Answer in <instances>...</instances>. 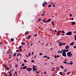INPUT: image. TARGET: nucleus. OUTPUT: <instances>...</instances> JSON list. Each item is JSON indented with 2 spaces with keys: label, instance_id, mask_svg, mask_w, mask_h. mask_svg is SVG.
<instances>
[{
  "label": "nucleus",
  "instance_id": "f704fd0d",
  "mask_svg": "<svg viewBox=\"0 0 76 76\" xmlns=\"http://www.w3.org/2000/svg\"><path fill=\"white\" fill-rule=\"evenodd\" d=\"M54 21H52V25H54Z\"/></svg>",
  "mask_w": 76,
  "mask_h": 76
},
{
  "label": "nucleus",
  "instance_id": "39448f33",
  "mask_svg": "<svg viewBox=\"0 0 76 76\" xmlns=\"http://www.w3.org/2000/svg\"><path fill=\"white\" fill-rule=\"evenodd\" d=\"M27 70L28 72H30V71H31L32 69L31 68H28L26 69Z\"/></svg>",
  "mask_w": 76,
  "mask_h": 76
},
{
  "label": "nucleus",
  "instance_id": "864d4df0",
  "mask_svg": "<svg viewBox=\"0 0 76 76\" xmlns=\"http://www.w3.org/2000/svg\"><path fill=\"white\" fill-rule=\"evenodd\" d=\"M50 31H53V29H51V28H50Z\"/></svg>",
  "mask_w": 76,
  "mask_h": 76
},
{
  "label": "nucleus",
  "instance_id": "e2e57ef3",
  "mask_svg": "<svg viewBox=\"0 0 76 76\" xmlns=\"http://www.w3.org/2000/svg\"><path fill=\"white\" fill-rule=\"evenodd\" d=\"M53 7H55V4H54L53 5Z\"/></svg>",
  "mask_w": 76,
  "mask_h": 76
},
{
  "label": "nucleus",
  "instance_id": "5fc2aeb1",
  "mask_svg": "<svg viewBox=\"0 0 76 76\" xmlns=\"http://www.w3.org/2000/svg\"><path fill=\"white\" fill-rule=\"evenodd\" d=\"M44 74L46 75V74H47V72H44Z\"/></svg>",
  "mask_w": 76,
  "mask_h": 76
},
{
  "label": "nucleus",
  "instance_id": "dca6fc26",
  "mask_svg": "<svg viewBox=\"0 0 76 76\" xmlns=\"http://www.w3.org/2000/svg\"><path fill=\"white\" fill-rule=\"evenodd\" d=\"M9 53H10V52L9 51V50H8L7 51V54H9Z\"/></svg>",
  "mask_w": 76,
  "mask_h": 76
},
{
  "label": "nucleus",
  "instance_id": "774afa93",
  "mask_svg": "<svg viewBox=\"0 0 76 76\" xmlns=\"http://www.w3.org/2000/svg\"><path fill=\"white\" fill-rule=\"evenodd\" d=\"M23 69V68L22 67H21V70H22V69Z\"/></svg>",
  "mask_w": 76,
  "mask_h": 76
},
{
  "label": "nucleus",
  "instance_id": "603ef678",
  "mask_svg": "<svg viewBox=\"0 0 76 76\" xmlns=\"http://www.w3.org/2000/svg\"><path fill=\"white\" fill-rule=\"evenodd\" d=\"M19 48H22V46H20L19 47Z\"/></svg>",
  "mask_w": 76,
  "mask_h": 76
},
{
  "label": "nucleus",
  "instance_id": "ddd939ff",
  "mask_svg": "<svg viewBox=\"0 0 76 76\" xmlns=\"http://www.w3.org/2000/svg\"><path fill=\"white\" fill-rule=\"evenodd\" d=\"M26 68H27V66H25L23 68V69H26Z\"/></svg>",
  "mask_w": 76,
  "mask_h": 76
},
{
  "label": "nucleus",
  "instance_id": "c85d7f7f",
  "mask_svg": "<svg viewBox=\"0 0 76 76\" xmlns=\"http://www.w3.org/2000/svg\"><path fill=\"white\" fill-rule=\"evenodd\" d=\"M43 57L44 58H47L48 57L46 56H45Z\"/></svg>",
  "mask_w": 76,
  "mask_h": 76
},
{
  "label": "nucleus",
  "instance_id": "13d9d810",
  "mask_svg": "<svg viewBox=\"0 0 76 76\" xmlns=\"http://www.w3.org/2000/svg\"><path fill=\"white\" fill-rule=\"evenodd\" d=\"M62 33H63V34H65V32H64V31H62Z\"/></svg>",
  "mask_w": 76,
  "mask_h": 76
},
{
  "label": "nucleus",
  "instance_id": "72a5a7b5",
  "mask_svg": "<svg viewBox=\"0 0 76 76\" xmlns=\"http://www.w3.org/2000/svg\"><path fill=\"white\" fill-rule=\"evenodd\" d=\"M28 56H31V53H29L28 54Z\"/></svg>",
  "mask_w": 76,
  "mask_h": 76
},
{
  "label": "nucleus",
  "instance_id": "4c0bfd02",
  "mask_svg": "<svg viewBox=\"0 0 76 76\" xmlns=\"http://www.w3.org/2000/svg\"><path fill=\"white\" fill-rule=\"evenodd\" d=\"M48 44H49V43H48H48H47V45H46V47H47V46H48Z\"/></svg>",
  "mask_w": 76,
  "mask_h": 76
},
{
  "label": "nucleus",
  "instance_id": "bf43d9fd",
  "mask_svg": "<svg viewBox=\"0 0 76 76\" xmlns=\"http://www.w3.org/2000/svg\"><path fill=\"white\" fill-rule=\"evenodd\" d=\"M54 2L51 3V4H54Z\"/></svg>",
  "mask_w": 76,
  "mask_h": 76
},
{
  "label": "nucleus",
  "instance_id": "de8ad7c7",
  "mask_svg": "<svg viewBox=\"0 0 76 76\" xmlns=\"http://www.w3.org/2000/svg\"><path fill=\"white\" fill-rule=\"evenodd\" d=\"M37 71V68L36 69L35 68V69H34V71L36 72V71Z\"/></svg>",
  "mask_w": 76,
  "mask_h": 76
},
{
  "label": "nucleus",
  "instance_id": "412c9836",
  "mask_svg": "<svg viewBox=\"0 0 76 76\" xmlns=\"http://www.w3.org/2000/svg\"><path fill=\"white\" fill-rule=\"evenodd\" d=\"M29 34L28 31H27L26 32H25V34Z\"/></svg>",
  "mask_w": 76,
  "mask_h": 76
},
{
  "label": "nucleus",
  "instance_id": "58836bf2",
  "mask_svg": "<svg viewBox=\"0 0 76 76\" xmlns=\"http://www.w3.org/2000/svg\"><path fill=\"white\" fill-rule=\"evenodd\" d=\"M20 55V54H19V53H18L17 55L18 57H19V56Z\"/></svg>",
  "mask_w": 76,
  "mask_h": 76
},
{
  "label": "nucleus",
  "instance_id": "c756f323",
  "mask_svg": "<svg viewBox=\"0 0 76 76\" xmlns=\"http://www.w3.org/2000/svg\"><path fill=\"white\" fill-rule=\"evenodd\" d=\"M42 55H43V54L42 53H39V55L40 56H42Z\"/></svg>",
  "mask_w": 76,
  "mask_h": 76
},
{
  "label": "nucleus",
  "instance_id": "7ed1b4c3",
  "mask_svg": "<svg viewBox=\"0 0 76 76\" xmlns=\"http://www.w3.org/2000/svg\"><path fill=\"white\" fill-rule=\"evenodd\" d=\"M62 55L64 57H66V53L65 51H64L62 53Z\"/></svg>",
  "mask_w": 76,
  "mask_h": 76
},
{
  "label": "nucleus",
  "instance_id": "f8f14e48",
  "mask_svg": "<svg viewBox=\"0 0 76 76\" xmlns=\"http://www.w3.org/2000/svg\"><path fill=\"white\" fill-rule=\"evenodd\" d=\"M64 51H65V52H68L69 51V50L64 49Z\"/></svg>",
  "mask_w": 76,
  "mask_h": 76
},
{
  "label": "nucleus",
  "instance_id": "8fccbe9b",
  "mask_svg": "<svg viewBox=\"0 0 76 76\" xmlns=\"http://www.w3.org/2000/svg\"><path fill=\"white\" fill-rule=\"evenodd\" d=\"M58 54L60 53V50H58Z\"/></svg>",
  "mask_w": 76,
  "mask_h": 76
},
{
  "label": "nucleus",
  "instance_id": "09e8293b",
  "mask_svg": "<svg viewBox=\"0 0 76 76\" xmlns=\"http://www.w3.org/2000/svg\"><path fill=\"white\" fill-rule=\"evenodd\" d=\"M31 62L32 63H33V62H34V60H32V61H31Z\"/></svg>",
  "mask_w": 76,
  "mask_h": 76
},
{
  "label": "nucleus",
  "instance_id": "c9c22d12",
  "mask_svg": "<svg viewBox=\"0 0 76 76\" xmlns=\"http://www.w3.org/2000/svg\"><path fill=\"white\" fill-rule=\"evenodd\" d=\"M13 55H14V56H16V53H14L13 54Z\"/></svg>",
  "mask_w": 76,
  "mask_h": 76
},
{
  "label": "nucleus",
  "instance_id": "20e7f679",
  "mask_svg": "<svg viewBox=\"0 0 76 76\" xmlns=\"http://www.w3.org/2000/svg\"><path fill=\"white\" fill-rule=\"evenodd\" d=\"M37 67V66H35V65H33V71L34 72L35 71V68H36Z\"/></svg>",
  "mask_w": 76,
  "mask_h": 76
},
{
  "label": "nucleus",
  "instance_id": "052dcab7",
  "mask_svg": "<svg viewBox=\"0 0 76 76\" xmlns=\"http://www.w3.org/2000/svg\"><path fill=\"white\" fill-rule=\"evenodd\" d=\"M10 57H12V55H11V54H10Z\"/></svg>",
  "mask_w": 76,
  "mask_h": 76
},
{
  "label": "nucleus",
  "instance_id": "aec40b11",
  "mask_svg": "<svg viewBox=\"0 0 76 76\" xmlns=\"http://www.w3.org/2000/svg\"><path fill=\"white\" fill-rule=\"evenodd\" d=\"M64 52V50H62L61 51H60V54H61L62 53V52Z\"/></svg>",
  "mask_w": 76,
  "mask_h": 76
},
{
  "label": "nucleus",
  "instance_id": "79ce46f5",
  "mask_svg": "<svg viewBox=\"0 0 76 76\" xmlns=\"http://www.w3.org/2000/svg\"><path fill=\"white\" fill-rule=\"evenodd\" d=\"M34 37H37V34H36L35 35H34Z\"/></svg>",
  "mask_w": 76,
  "mask_h": 76
},
{
  "label": "nucleus",
  "instance_id": "680f3d73",
  "mask_svg": "<svg viewBox=\"0 0 76 76\" xmlns=\"http://www.w3.org/2000/svg\"><path fill=\"white\" fill-rule=\"evenodd\" d=\"M73 48H76V46H74Z\"/></svg>",
  "mask_w": 76,
  "mask_h": 76
},
{
  "label": "nucleus",
  "instance_id": "4d7b16f0",
  "mask_svg": "<svg viewBox=\"0 0 76 76\" xmlns=\"http://www.w3.org/2000/svg\"><path fill=\"white\" fill-rule=\"evenodd\" d=\"M26 57H29V56L28 55H26Z\"/></svg>",
  "mask_w": 76,
  "mask_h": 76
},
{
  "label": "nucleus",
  "instance_id": "a18cd8bd",
  "mask_svg": "<svg viewBox=\"0 0 76 76\" xmlns=\"http://www.w3.org/2000/svg\"><path fill=\"white\" fill-rule=\"evenodd\" d=\"M4 67L5 69H7V67H6V65H4Z\"/></svg>",
  "mask_w": 76,
  "mask_h": 76
},
{
  "label": "nucleus",
  "instance_id": "9d476101",
  "mask_svg": "<svg viewBox=\"0 0 76 76\" xmlns=\"http://www.w3.org/2000/svg\"><path fill=\"white\" fill-rule=\"evenodd\" d=\"M75 43L74 42H72L71 43H70L69 45H73V44Z\"/></svg>",
  "mask_w": 76,
  "mask_h": 76
},
{
  "label": "nucleus",
  "instance_id": "b1692460",
  "mask_svg": "<svg viewBox=\"0 0 76 76\" xmlns=\"http://www.w3.org/2000/svg\"><path fill=\"white\" fill-rule=\"evenodd\" d=\"M41 18H39L38 20V21H41Z\"/></svg>",
  "mask_w": 76,
  "mask_h": 76
},
{
  "label": "nucleus",
  "instance_id": "1a4fd4ad",
  "mask_svg": "<svg viewBox=\"0 0 76 76\" xmlns=\"http://www.w3.org/2000/svg\"><path fill=\"white\" fill-rule=\"evenodd\" d=\"M76 24V22H72V25H75Z\"/></svg>",
  "mask_w": 76,
  "mask_h": 76
},
{
  "label": "nucleus",
  "instance_id": "6e6552de",
  "mask_svg": "<svg viewBox=\"0 0 76 76\" xmlns=\"http://www.w3.org/2000/svg\"><path fill=\"white\" fill-rule=\"evenodd\" d=\"M69 45H67L65 47V49H69Z\"/></svg>",
  "mask_w": 76,
  "mask_h": 76
},
{
  "label": "nucleus",
  "instance_id": "7c9ffc66",
  "mask_svg": "<svg viewBox=\"0 0 76 76\" xmlns=\"http://www.w3.org/2000/svg\"><path fill=\"white\" fill-rule=\"evenodd\" d=\"M44 15H45V14L43 13V14H42L41 16H44Z\"/></svg>",
  "mask_w": 76,
  "mask_h": 76
},
{
  "label": "nucleus",
  "instance_id": "a878e982",
  "mask_svg": "<svg viewBox=\"0 0 76 76\" xmlns=\"http://www.w3.org/2000/svg\"><path fill=\"white\" fill-rule=\"evenodd\" d=\"M25 43L24 42H23L21 43V45H25Z\"/></svg>",
  "mask_w": 76,
  "mask_h": 76
},
{
  "label": "nucleus",
  "instance_id": "ea45409f",
  "mask_svg": "<svg viewBox=\"0 0 76 76\" xmlns=\"http://www.w3.org/2000/svg\"><path fill=\"white\" fill-rule=\"evenodd\" d=\"M25 66V64L24 63L22 64V66Z\"/></svg>",
  "mask_w": 76,
  "mask_h": 76
},
{
  "label": "nucleus",
  "instance_id": "5701e85b",
  "mask_svg": "<svg viewBox=\"0 0 76 76\" xmlns=\"http://www.w3.org/2000/svg\"><path fill=\"white\" fill-rule=\"evenodd\" d=\"M60 67H61L62 69H64V67H63V66H60Z\"/></svg>",
  "mask_w": 76,
  "mask_h": 76
},
{
  "label": "nucleus",
  "instance_id": "4be33fe9",
  "mask_svg": "<svg viewBox=\"0 0 76 76\" xmlns=\"http://www.w3.org/2000/svg\"><path fill=\"white\" fill-rule=\"evenodd\" d=\"M59 74H60V75H62L63 74V72H59Z\"/></svg>",
  "mask_w": 76,
  "mask_h": 76
},
{
  "label": "nucleus",
  "instance_id": "3c124183",
  "mask_svg": "<svg viewBox=\"0 0 76 76\" xmlns=\"http://www.w3.org/2000/svg\"><path fill=\"white\" fill-rule=\"evenodd\" d=\"M63 63H65V64H66V63H67V62H66V61H64Z\"/></svg>",
  "mask_w": 76,
  "mask_h": 76
},
{
  "label": "nucleus",
  "instance_id": "473e14b6",
  "mask_svg": "<svg viewBox=\"0 0 76 76\" xmlns=\"http://www.w3.org/2000/svg\"><path fill=\"white\" fill-rule=\"evenodd\" d=\"M24 63H26L27 62V61L25 60H24Z\"/></svg>",
  "mask_w": 76,
  "mask_h": 76
},
{
  "label": "nucleus",
  "instance_id": "423d86ee",
  "mask_svg": "<svg viewBox=\"0 0 76 76\" xmlns=\"http://www.w3.org/2000/svg\"><path fill=\"white\" fill-rule=\"evenodd\" d=\"M47 2H45L44 3H43L42 4V6L43 7H45V5H47Z\"/></svg>",
  "mask_w": 76,
  "mask_h": 76
},
{
  "label": "nucleus",
  "instance_id": "4468645a",
  "mask_svg": "<svg viewBox=\"0 0 76 76\" xmlns=\"http://www.w3.org/2000/svg\"><path fill=\"white\" fill-rule=\"evenodd\" d=\"M51 21V19L49 18L48 20H47V22H50Z\"/></svg>",
  "mask_w": 76,
  "mask_h": 76
},
{
  "label": "nucleus",
  "instance_id": "338daca9",
  "mask_svg": "<svg viewBox=\"0 0 76 76\" xmlns=\"http://www.w3.org/2000/svg\"><path fill=\"white\" fill-rule=\"evenodd\" d=\"M47 59H50V58L49 57H47Z\"/></svg>",
  "mask_w": 76,
  "mask_h": 76
},
{
  "label": "nucleus",
  "instance_id": "2f4dec72",
  "mask_svg": "<svg viewBox=\"0 0 76 76\" xmlns=\"http://www.w3.org/2000/svg\"><path fill=\"white\" fill-rule=\"evenodd\" d=\"M69 64H73V63H72V61H71L70 63Z\"/></svg>",
  "mask_w": 76,
  "mask_h": 76
},
{
  "label": "nucleus",
  "instance_id": "37998d69",
  "mask_svg": "<svg viewBox=\"0 0 76 76\" xmlns=\"http://www.w3.org/2000/svg\"><path fill=\"white\" fill-rule=\"evenodd\" d=\"M36 73H39V72H38V71H36Z\"/></svg>",
  "mask_w": 76,
  "mask_h": 76
},
{
  "label": "nucleus",
  "instance_id": "0e129e2a",
  "mask_svg": "<svg viewBox=\"0 0 76 76\" xmlns=\"http://www.w3.org/2000/svg\"><path fill=\"white\" fill-rule=\"evenodd\" d=\"M15 67H18V65H16L15 66Z\"/></svg>",
  "mask_w": 76,
  "mask_h": 76
},
{
  "label": "nucleus",
  "instance_id": "2eb2a0df",
  "mask_svg": "<svg viewBox=\"0 0 76 76\" xmlns=\"http://www.w3.org/2000/svg\"><path fill=\"white\" fill-rule=\"evenodd\" d=\"M28 39H29L30 38H31V35H30L29 36H28Z\"/></svg>",
  "mask_w": 76,
  "mask_h": 76
},
{
  "label": "nucleus",
  "instance_id": "393cba45",
  "mask_svg": "<svg viewBox=\"0 0 76 76\" xmlns=\"http://www.w3.org/2000/svg\"><path fill=\"white\" fill-rule=\"evenodd\" d=\"M4 75H5V76H10V75H7L6 73H5Z\"/></svg>",
  "mask_w": 76,
  "mask_h": 76
},
{
  "label": "nucleus",
  "instance_id": "bb28decb",
  "mask_svg": "<svg viewBox=\"0 0 76 76\" xmlns=\"http://www.w3.org/2000/svg\"><path fill=\"white\" fill-rule=\"evenodd\" d=\"M70 73V72H68L67 73V75H69Z\"/></svg>",
  "mask_w": 76,
  "mask_h": 76
},
{
  "label": "nucleus",
  "instance_id": "69168bd1",
  "mask_svg": "<svg viewBox=\"0 0 76 76\" xmlns=\"http://www.w3.org/2000/svg\"><path fill=\"white\" fill-rule=\"evenodd\" d=\"M52 75L53 76H55V75H54L53 74H52Z\"/></svg>",
  "mask_w": 76,
  "mask_h": 76
},
{
  "label": "nucleus",
  "instance_id": "f3484780",
  "mask_svg": "<svg viewBox=\"0 0 76 76\" xmlns=\"http://www.w3.org/2000/svg\"><path fill=\"white\" fill-rule=\"evenodd\" d=\"M14 40L13 38H11L10 39L11 41H14Z\"/></svg>",
  "mask_w": 76,
  "mask_h": 76
},
{
  "label": "nucleus",
  "instance_id": "c03bdc74",
  "mask_svg": "<svg viewBox=\"0 0 76 76\" xmlns=\"http://www.w3.org/2000/svg\"><path fill=\"white\" fill-rule=\"evenodd\" d=\"M7 70H9V68H7V69H6Z\"/></svg>",
  "mask_w": 76,
  "mask_h": 76
},
{
  "label": "nucleus",
  "instance_id": "49530a36",
  "mask_svg": "<svg viewBox=\"0 0 76 76\" xmlns=\"http://www.w3.org/2000/svg\"><path fill=\"white\" fill-rule=\"evenodd\" d=\"M54 57L55 58H57V56H56V55H54Z\"/></svg>",
  "mask_w": 76,
  "mask_h": 76
},
{
  "label": "nucleus",
  "instance_id": "0eeeda50",
  "mask_svg": "<svg viewBox=\"0 0 76 76\" xmlns=\"http://www.w3.org/2000/svg\"><path fill=\"white\" fill-rule=\"evenodd\" d=\"M66 44V43H59V46H61V45H65Z\"/></svg>",
  "mask_w": 76,
  "mask_h": 76
},
{
  "label": "nucleus",
  "instance_id": "a211bd4d",
  "mask_svg": "<svg viewBox=\"0 0 76 76\" xmlns=\"http://www.w3.org/2000/svg\"><path fill=\"white\" fill-rule=\"evenodd\" d=\"M54 69H55V68L53 67L52 69V70L53 72H54Z\"/></svg>",
  "mask_w": 76,
  "mask_h": 76
},
{
  "label": "nucleus",
  "instance_id": "6e6d98bb",
  "mask_svg": "<svg viewBox=\"0 0 76 76\" xmlns=\"http://www.w3.org/2000/svg\"><path fill=\"white\" fill-rule=\"evenodd\" d=\"M57 57H60V56H59V55H57L56 56Z\"/></svg>",
  "mask_w": 76,
  "mask_h": 76
},
{
  "label": "nucleus",
  "instance_id": "f03ea898",
  "mask_svg": "<svg viewBox=\"0 0 76 76\" xmlns=\"http://www.w3.org/2000/svg\"><path fill=\"white\" fill-rule=\"evenodd\" d=\"M66 34L67 35H72V31H69L67 33H66Z\"/></svg>",
  "mask_w": 76,
  "mask_h": 76
},
{
  "label": "nucleus",
  "instance_id": "9b49d317",
  "mask_svg": "<svg viewBox=\"0 0 76 76\" xmlns=\"http://www.w3.org/2000/svg\"><path fill=\"white\" fill-rule=\"evenodd\" d=\"M60 31H58V32L57 33V35H60Z\"/></svg>",
  "mask_w": 76,
  "mask_h": 76
},
{
  "label": "nucleus",
  "instance_id": "a19ab883",
  "mask_svg": "<svg viewBox=\"0 0 76 76\" xmlns=\"http://www.w3.org/2000/svg\"><path fill=\"white\" fill-rule=\"evenodd\" d=\"M36 57H37V56L35 55L33 57L34 58H36Z\"/></svg>",
  "mask_w": 76,
  "mask_h": 76
},
{
  "label": "nucleus",
  "instance_id": "e433bc0d",
  "mask_svg": "<svg viewBox=\"0 0 76 76\" xmlns=\"http://www.w3.org/2000/svg\"><path fill=\"white\" fill-rule=\"evenodd\" d=\"M66 71H67V69H66L64 71V72H66Z\"/></svg>",
  "mask_w": 76,
  "mask_h": 76
},
{
  "label": "nucleus",
  "instance_id": "6ab92c4d",
  "mask_svg": "<svg viewBox=\"0 0 76 76\" xmlns=\"http://www.w3.org/2000/svg\"><path fill=\"white\" fill-rule=\"evenodd\" d=\"M43 22H44L45 23H46V22H47V21H45V20H43Z\"/></svg>",
  "mask_w": 76,
  "mask_h": 76
},
{
  "label": "nucleus",
  "instance_id": "cd10ccee",
  "mask_svg": "<svg viewBox=\"0 0 76 76\" xmlns=\"http://www.w3.org/2000/svg\"><path fill=\"white\" fill-rule=\"evenodd\" d=\"M51 6H52V5H50L48 6V7H50Z\"/></svg>",
  "mask_w": 76,
  "mask_h": 76
},
{
  "label": "nucleus",
  "instance_id": "f257e3e1",
  "mask_svg": "<svg viewBox=\"0 0 76 76\" xmlns=\"http://www.w3.org/2000/svg\"><path fill=\"white\" fill-rule=\"evenodd\" d=\"M73 54H72V53L70 52H68L67 53V56L69 57H71L72 56Z\"/></svg>",
  "mask_w": 76,
  "mask_h": 76
}]
</instances>
